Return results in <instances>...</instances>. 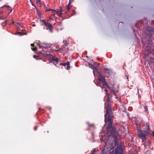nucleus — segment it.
I'll list each match as a JSON object with an SVG mask.
<instances>
[{
  "mask_svg": "<svg viewBox=\"0 0 154 154\" xmlns=\"http://www.w3.org/2000/svg\"><path fill=\"white\" fill-rule=\"evenodd\" d=\"M110 100H107L104 103V108L106 109V113L104 115L105 124L103 127V129L106 127V129L115 130L113 128H115L112 125V109L111 108V106Z\"/></svg>",
  "mask_w": 154,
  "mask_h": 154,
  "instance_id": "nucleus-1",
  "label": "nucleus"
},
{
  "mask_svg": "<svg viewBox=\"0 0 154 154\" xmlns=\"http://www.w3.org/2000/svg\"><path fill=\"white\" fill-rule=\"evenodd\" d=\"M137 131L138 137L143 140H145L146 136L150 134V130L149 128V126L147 124L143 126L142 130H140V128L138 127Z\"/></svg>",
  "mask_w": 154,
  "mask_h": 154,
  "instance_id": "nucleus-2",
  "label": "nucleus"
},
{
  "mask_svg": "<svg viewBox=\"0 0 154 154\" xmlns=\"http://www.w3.org/2000/svg\"><path fill=\"white\" fill-rule=\"evenodd\" d=\"M42 21L45 26L47 27L48 28L52 26L50 23L46 22V21L45 20H42Z\"/></svg>",
  "mask_w": 154,
  "mask_h": 154,
  "instance_id": "nucleus-3",
  "label": "nucleus"
},
{
  "mask_svg": "<svg viewBox=\"0 0 154 154\" xmlns=\"http://www.w3.org/2000/svg\"><path fill=\"white\" fill-rule=\"evenodd\" d=\"M60 65H62L64 66L67 65L66 69L68 70L70 69V66H69V63L68 61H67L66 63H61L60 64Z\"/></svg>",
  "mask_w": 154,
  "mask_h": 154,
  "instance_id": "nucleus-4",
  "label": "nucleus"
},
{
  "mask_svg": "<svg viewBox=\"0 0 154 154\" xmlns=\"http://www.w3.org/2000/svg\"><path fill=\"white\" fill-rule=\"evenodd\" d=\"M51 60L53 62H56V63H53L54 64L55 66L57 65L56 64H58V63L59 61V59L58 58L55 57H53L51 59Z\"/></svg>",
  "mask_w": 154,
  "mask_h": 154,
  "instance_id": "nucleus-5",
  "label": "nucleus"
},
{
  "mask_svg": "<svg viewBox=\"0 0 154 154\" xmlns=\"http://www.w3.org/2000/svg\"><path fill=\"white\" fill-rule=\"evenodd\" d=\"M74 0H69L68 4L66 5V9L67 10H69L70 9V6H71V4Z\"/></svg>",
  "mask_w": 154,
  "mask_h": 154,
  "instance_id": "nucleus-6",
  "label": "nucleus"
},
{
  "mask_svg": "<svg viewBox=\"0 0 154 154\" xmlns=\"http://www.w3.org/2000/svg\"><path fill=\"white\" fill-rule=\"evenodd\" d=\"M38 46H39L40 48H43V49L42 50V51H45V52H47V51H45V49L46 48V47H45V46L43 45L42 44H39L38 45Z\"/></svg>",
  "mask_w": 154,
  "mask_h": 154,
  "instance_id": "nucleus-7",
  "label": "nucleus"
},
{
  "mask_svg": "<svg viewBox=\"0 0 154 154\" xmlns=\"http://www.w3.org/2000/svg\"><path fill=\"white\" fill-rule=\"evenodd\" d=\"M38 54H42L43 56H44L45 57H48L50 55V54H45V53H42V51H39L38 52Z\"/></svg>",
  "mask_w": 154,
  "mask_h": 154,
  "instance_id": "nucleus-8",
  "label": "nucleus"
},
{
  "mask_svg": "<svg viewBox=\"0 0 154 154\" xmlns=\"http://www.w3.org/2000/svg\"><path fill=\"white\" fill-rule=\"evenodd\" d=\"M105 91L106 92V94L107 95V98H108L107 100H110V99L111 97V95H110V94H109L107 93V89H105Z\"/></svg>",
  "mask_w": 154,
  "mask_h": 154,
  "instance_id": "nucleus-9",
  "label": "nucleus"
},
{
  "mask_svg": "<svg viewBox=\"0 0 154 154\" xmlns=\"http://www.w3.org/2000/svg\"><path fill=\"white\" fill-rule=\"evenodd\" d=\"M106 71L108 75H109L112 73V70L110 69H108V68H104V69Z\"/></svg>",
  "mask_w": 154,
  "mask_h": 154,
  "instance_id": "nucleus-10",
  "label": "nucleus"
},
{
  "mask_svg": "<svg viewBox=\"0 0 154 154\" xmlns=\"http://www.w3.org/2000/svg\"><path fill=\"white\" fill-rule=\"evenodd\" d=\"M53 11H54V12H56V14L57 13H61V8H60L59 9H57V10H53Z\"/></svg>",
  "mask_w": 154,
  "mask_h": 154,
  "instance_id": "nucleus-11",
  "label": "nucleus"
},
{
  "mask_svg": "<svg viewBox=\"0 0 154 154\" xmlns=\"http://www.w3.org/2000/svg\"><path fill=\"white\" fill-rule=\"evenodd\" d=\"M102 81L101 82H102L103 85H107V84L106 83V82L105 81L104 78H104H102Z\"/></svg>",
  "mask_w": 154,
  "mask_h": 154,
  "instance_id": "nucleus-12",
  "label": "nucleus"
},
{
  "mask_svg": "<svg viewBox=\"0 0 154 154\" xmlns=\"http://www.w3.org/2000/svg\"><path fill=\"white\" fill-rule=\"evenodd\" d=\"M88 65L89 66V67L91 69H94V66L90 63H89Z\"/></svg>",
  "mask_w": 154,
  "mask_h": 154,
  "instance_id": "nucleus-13",
  "label": "nucleus"
},
{
  "mask_svg": "<svg viewBox=\"0 0 154 154\" xmlns=\"http://www.w3.org/2000/svg\"><path fill=\"white\" fill-rule=\"evenodd\" d=\"M98 75H99L100 77L101 78V79L104 78V77L102 76V73L100 72H98Z\"/></svg>",
  "mask_w": 154,
  "mask_h": 154,
  "instance_id": "nucleus-14",
  "label": "nucleus"
},
{
  "mask_svg": "<svg viewBox=\"0 0 154 154\" xmlns=\"http://www.w3.org/2000/svg\"><path fill=\"white\" fill-rule=\"evenodd\" d=\"M59 51H60V52H64L66 53V51L65 50H64L63 48H60L59 49Z\"/></svg>",
  "mask_w": 154,
  "mask_h": 154,
  "instance_id": "nucleus-15",
  "label": "nucleus"
},
{
  "mask_svg": "<svg viewBox=\"0 0 154 154\" xmlns=\"http://www.w3.org/2000/svg\"><path fill=\"white\" fill-rule=\"evenodd\" d=\"M144 108L145 109V112H148V107L146 106L145 105V106H144Z\"/></svg>",
  "mask_w": 154,
  "mask_h": 154,
  "instance_id": "nucleus-16",
  "label": "nucleus"
},
{
  "mask_svg": "<svg viewBox=\"0 0 154 154\" xmlns=\"http://www.w3.org/2000/svg\"><path fill=\"white\" fill-rule=\"evenodd\" d=\"M52 29H53V26H51L50 27L48 28V29H49V31L51 32H52Z\"/></svg>",
  "mask_w": 154,
  "mask_h": 154,
  "instance_id": "nucleus-17",
  "label": "nucleus"
},
{
  "mask_svg": "<svg viewBox=\"0 0 154 154\" xmlns=\"http://www.w3.org/2000/svg\"><path fill=\"white\" fill-rule=\"evenodd\" d=\"M89 154H98L97 152L95 151H94L93 152H91V153Z\"/></svg>",
  "mask_w": 154,
  "mask_h": 154,
  "instance_id": "nucleus-18",
  "label": "nucleus"
},
{
  "mask_svg": "<svg viewBox=\"0 0 154 154\" xmlns=\"http://www.w3.org/2000/svg\"><path fill=\"white\" fill-rule=\"evenodd\" d=\"M110 91H111L112 93H113L114 95H116V94L115 93V92L114 90L113 89H111Z\"/></svg>",
  "mask_w": 154,
  "mask_h": 154,
  "instance_id": "nucleus-19",
  "label": "nucleus"
},
{
  "mask_svg": "<svg viewBox=\"0 0 154 154\" xmlns=\"http://www.w3.org/2000/svg\"><path fill=\"white\" fill-rule=\"evenodd\" d=\"M46 8V11H53V9H50L49 8H47V7Z\"/></svg>",
  "mask_w": 154,
  "mask_h": 154,
  "instance_id": "nucleus-20",
  "label": "nucleus"
},
{
  "mask_svg": "<svg viewBox=\"0 0 154 154\" xmlns=\"http://www.w3.org/2000/svg\"><path fill=\"white\" fill-rule=\"evenodd\" d=\"M4 7H6L7 8H10V7L9 6V5H3V6H2L1 8H3Z\"/></svg>",
  "mask_w": 154,
  "mask_h": 154,
  "instance_id": "nucleus-21",
  "label": "nucleus"
},
{
  "mask_svg": "<svg viewBox=\"0 0 154 154\" xmlns=\"http://www.w3.org/2000/svg\"><path fill=\"white\" fill-rule=\"evenodd\" d=\"M68 43L66 41H64V45L65 46H66L67 45Z\"/></svg>",
  "mask_w": 154,
  "mask_h": 154,
  "instance_id": "nucleus-22",
  "label": "nucleus"
},
{
  "mask_svg": "<svg viewBox=\"0 0 154 154\" xmlns=\"http://www.w3.org/2000/svg\"><path fill=\"white\" fill-rule=\"evenodd\" d=\"M32 48V50H33V51H36L37 50V48L36 47H35V48Z\"/></svg>",
  "mask_w": 154,
  "mask_h": 154,
  "instance_id": "nucleus-23",
  "label": "nucleus"
},
{
  "mask_svg": "<svg viewBox=\"0 0 154 154\" xmlns=\"http://www.w3.org/2000/svg\"><path fill=\"white\" fill-rule=\"evenodd\" d=\"M18 34L20 35H23V33L21 32H18Z\"/></svg>",
  "mask_w": 154,
  "mask_h": 154,
  "instance_id": "nucleus-24",
  "label": "nucleus"
},
{
  "mask_svg": "<svg viewBox=\"0 0 154 154\" xmlns=\"http://www.w3.org/2000/svg\"><path fill=\"white\" fill-rule=\"evenodd\" d=\"M98 80L100 82H102V79H101V77H100V78L99 77L98 78Z\"/></svg>",
  "mask_w": 154,
  "mask_h": 154,
  "instance_id": "nucleus-25",
  "label": "nucleus"
},
{
  "mask_svg": "<svg viewBox=\"0 0 154 154\" xmlns=\"http://www.w3.org/2000/svg\"><path fill=\"white\" fill-rule=\"evenodd\" d=\"M33 57V58H35L37 60H38V59L36 58L37 56L36 55H34Z\"/></svg>",
  "mask_w": 154,
  "mask_h": 154,
  "instance_id": "nucleus-26",
  "label": "nucleus"
},
{
  "mask_svg": "<svg viewBox=\"0 0 154 154\" xmlns=\"http://www.w3.org/2000/svg\"><path fill=\"white\" fill-rule=\"evenodd\" d=\"M75 11L73 10H72V15H74V14H75Z\"/></svg>",
  "mask_w": 154,
  "mask_h": 154,
  "instance_id": "nucleus-27",
  "label": "nucleus"
},
{
  "mask_svg": "<svg viewBox=\"0 0 154 154\" xmlns=\"http://www.w3.org/2000/svg\"><path fill=\"white\" fill-rule=\"evenodd\" d=\"M107 87V88L109 89H110V90L111 89L110 88V87L109 86V85H108L107 84V85H106Z\"/></svg>",
  "mask_w": 154,
  "mask_h": 154,
  "instance_id": "nucleus-28",
  "label": "nucleus"
},
{
  "mask_svg": "<svg viewBox=\"0 0 154 154\" xmlns=\"http://www.w3.org/2000/svg\"><path fill=\"white\" fill-rule=\"evenodd\" d=\"M108 142H107L106 143V142H105V147L106 146H107L108 145Z\"/></svg>",
  "mask_w": 154,
  "mask_h": 154,
  "instance_id": "nucleus-29",
  "label": "nucleus"
},
{
  "mask_svg": "<svg viewBox=\"0 0 154 154\" xmlns=\"http://www.w3.org/2000/svg\"><path fill=\"white\" fill-rule=\"evenodd\" d=\"M41 0H37V3H39L40 2Z\"/></svg>",
  "mask_w": 154,
  "mask_h": 154,
  "instance_id": "nucleus-30",
  "label": "nucleus"
},
{
  "mask_svg": "<svg viewBox=\"0 0 154 154\" xmlns=\"http://www.w3.org/2000/svg\"><path fill=\"white\" fill-rule=\"evenodd\" d=\"M147 51L149 53H151V51H150L149 49H148Z\"/></svg>",
  "mask_w": 154,
  "mask_h": 154,
  "instance_id": "nucleus-31",
  "label": "nucleus"
},
{
  "mask_svg": "<svg viewBox=\"0 0 154 154\" xmlns=\"http://www.w3.org/2000/svg\"><path fill=\"white\" fill-rule=\"evenodd\" d=\"M37 127L36 126H35L34 128V129L35 130H36L37 129Z\"/></svg>",
  "mask_w": 154,
  "mask_h": 154,
  "instance_id": "nucleus-32",
  "label": "nucleus"
},
{
  "mask_svg": "<svg viewBox=\"0 0 154 154\" xmlns=\"http://www.w3.org/2000/svg\"><path fill=\"white\" fill-rule=\"evenodd\" d=\"M31 46L32 47H34V44H31Z\"/></svg>",
  "mask_w": 154,
  "mask_h": 154,
  "instance_id": "nucleus-33",
  "label": "nucleus"
},
{
  "mask_svg": "<svg viewBox=\"0 0 154 154\" xmlns=\"http://www.w3.org/2000/svg\"><path fill=\"white\" fill-rule=\"evenodd\" d=\"M12 9L11 8V9H10V13H11V12H12Z\"/></svg>",
  "mask_w": 154,
  "mask_h": 154,
  "instance_id": "nucleus-34",
  "label": "nucleus"
},
{
  "mask_svg": "<svg viewBox=\"0 0 154 154\" xmlns=\"http://www.w3.org/2000/svg\"><path fill=\"white\" fill-rule=\"evenodd\" d=\"M0 18L1 19H3V18H1L0 17Z\"/></svg>",
  "mask_w": 154,
  "mask_h": 154,
  "instance_id": "nucleus-35",
  "label": "nucleus"
},
{
  "mask_svg": "<svg viewBox=\"0 0 154 154\" xmlns=\"http://www.w3.org/2000/svg\"><path fill=\"white\" fill-rule=\"evenodd\" d=\"M153 136H154V131H153Z\"/></svg>",
  "mask_w": 154,
  "mask_h": 154,
  "instance_id": "nucleus-36",
  "label": "nucleus"
},
{
  "mask_svg": "<svg viewBox=\"0 0 154 154\" xmlns=\"http://www.w3.org/2000/svg\"><path fill=\"white\" fill-rule=\"evenodd\" d=\"M67 51L69 50V49L68 48H67Z\"/></svg>",
  "mask_w": 154,
  "mask_h": 154,
  "instance_id": "nucleus-37",
  "label": "nucleus"
},
{
  "mask_svg": "<svg viewBox=\"0 0 154 154\" xmlns=\"http://www.w3.org/2000/svg\"><path fill=\"white\" fill-rule=\"evenodd\" d=\"M40 109H41L40 108H39L38 109L39 110H40Z\"/></svg>",
  "mask_w": 154,
  "mask_h": 154,
  "instance_id": "nucleus-38",
  "label": "nucleus"
},
{
  "mask_svg": "<svg viewBox=\"0 0 154 154\" xmlns=\"http://www.w3.org/2000/svg\"><path fill=\"white\" fill-rule=\"evenodd\" d=\"M53 63H56V62H53Z\"/></svg>",
  "mask_w": 154,
  "mask_h": 154,
  "instance_id": "nucleus-39",
  "label": "nucleus"
},
{
  "mask_svg": "<svg viewBox=\"0 0 154 154\" xmlns=\"http://www.w3.org/2000/svg\"><path fill=\"white\" fill-rule=\"evenodd\" d=\"M138 92V89L137 90Z\"/></svg>",
  "mask_w": 154,
  "mask_h": 154,
  "instance_id": "nucleus-40",
  "label": "nucleus"
},
{
  "mask_svg": "<svg viewBox=\"0 0 154 154\" xmlns=\"http://www.w3.org/2000/svg\"><path fill=\"white\" fill-rule=\"evenodd\" d=\"M97 59L98 60H99V58H97Z\"/></svg>",
  "mask_w": 154,
  "mask_h": 154,
  "instance_id": "nucleus-41",
  "label": "nucleus"
},
{
  "mask_svg": "<svg viewBox=\"0 0 154 154\" xmlns=\"http://www.w3.org/2000/svg\"><path fill=\"white\" fill-rule=\"evenodd\" d=\"M54 14H53V15H54Z\"/></svg>",
  "mask_w": 154,
  "mask_h": 154,
  "instance_id": "nucleus-42",
  "label": "nucleus"
}]
</instances>
